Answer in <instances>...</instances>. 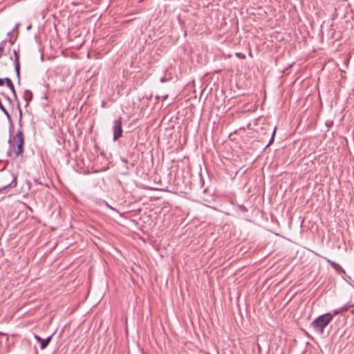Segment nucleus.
I'll return each mask as SVG.
<instances>
[{"mask_svg": "<svg viewBox=\"0 0 354 354\" xmlns=\"http://www.w3.org/2000/svg\"><path fill=\"white\" fill-rule=\"evenodd\" d=\"M333 319V316L331 313H326L315 319L312 322L311 325L316 332L319 334H322L326 326L332 321Z\"/></svg>", "mask_w": 354, "mask_h": 354, "instance_id": "1", "label": "nucleus"}, {"mask_svg": "<svg viewBox=\"0 0 354 354\" xmlns=\"http://www.w3.org/2000/svg\"><path fill=\"white\" fill-rule=\"evenodd\" d=\"M12 142L17 144V149H15V156L17 157L24 151V136L21 129L17 131L15 136L13 138ZM12 146L15 147L14 144H12Z\"/></svg>", "mask_w": 354, "mask_h": 354, "instance_id": "2", "label": "nucleus"}, {"mask_svg": "<svg viewBox=\"0 0 354 354\" xmlns=\"http://www.w3.org/2000/svg\"><path fill=\"white\" fill-rule=\"evenodd\" d=\"M122 118H119L113 121V140L115 141L120 138L122 136L123 129H122Z\"/></svg>", "mask_w": 354, "mask_h": 354, "instance_id": "3", "label": "nucleus"}, {"mask_svg": "<svg viewBox=\"0 0 354 354\" xmlns=\"http://www.w3.org/2000/svg\"><path fill=\"white\" fill-rule=\"evenodd\" d=\"M13 53L15 55V71H16L17 76L18 79L19 80V77H20L19 55L15 50H14Z\"/></svg>", "mask_w": 354, "mask_h": 354, "instance_id": "4", "label": "nucleus"}, {"mask_svg": "<svg viewBox=\"0 0 354 354\" xmlns=\"http://www.w3.org/2000/svg\"><path fill=\"white\" fill-rule=\"evenodd\" d=\"M15 39H13L11 37H10L9 38H7V39L3 40L0 43V58L2 57L3 53L4 52V48H5L6 42H10V44L12 45L15 43Z\"/></svg>", "mask_w": 354, "mask_h": 354, "instance_id": "5", "label": "nucleus"}, {"mask_svg": "<svg viewBox=\"0 0 354 354\" xmlns=\"http://www.w3.org/2000/svg\"><path fill=\"white\" fill-rule=\"evenodd\" d=\"M16 180L17 178L15 176H13L12 180L10 183L0 185V194L2 193L3 191L8 188V187H15L17 185Z\"/></svg>", "mask_w": 354, "mask_h": 354, "instance_id": "6", "label": "nucleus"}, {"mask_svg": "<svg viewBox=\"0 0 354 354\" xmlns=\"http://www.w3.org/2000/svg\"><path fill=\"white\" fill-rule=\"evenodd\" d=\"M23 98L26 102L25 106H28L29 104V102L32 99V94L30 91L26 90L24 93Z\"/></svg>", "mask_w": 354, "mask_h": 354, "instance_id": "7", "label": "nucleus"}, {"mask_svg": "<svg viewBox=\"0 0 354 354\" xmlns=\"http://www.w3.org/2000/svg\"><path fill=\"white\" fill-rule=\"evenodd\" d=\"M51 338H52V335H50L46 339H42L41 342H40L41 343L40 348L41 350H44L47 347V346L48 345L49 342L51 340Z\"/></svg>", "mask_w": 354, "mask_h": 354, "instance_id": "8", "label": "nucleus"}, {"mask_svg": "<svg viewBox=\"0 0 354 354\" xmlns=\"http://www.w3.org/2000/svg\"><path fill=\"white\" fill-rule=\"evenodd\" d=\"M325 259L326 260V261L336 270H338L339 269H341V267L339 266V264H337V263H335V261H333L328 259H326L325 258Z\"/></svg>", "mask_w": 354, "mask_h": 354, "instance_id": "9", "label": "nucleus"}, {"mask_svg": "<svg viewBox=\"0 0 354 354\" xmlns=\"http://www.w3.org/2000/svg\"><path fill=\"white\" fill-rule=\"evenodd\" d=\"M275 131H276V128L274 129L272 133V136H271V138L270 140V142L269 143L266 145V147H268L269 145H270L272 144V142L274 141V134H275Z\"/></svg>", "mask_w": 354, "mask_h": 354, "instance_id": "10", "label": "nucleus"}, {"mask_svg": "<svg viewBox=\"0 0 354 354\" xmlns=\"http://www.w3.org/2000/svg\"><path fill=\"white\" fill-rule=\"evenodd\" d=\"M5 82L6 83L8 87L12 86L13 84L12 80L9 77H5Z\"/></svg>", "mask_w": 354, "mask_h": 354, "instance_id": "11", "label": "nucleus"}, {"mask_svg": "<svg viewBox=\"0 0 354 354\" xmlns=\"http://www.w3.org/2000/svg\"><path fill=\"white\" fill-rule=\"evenodd\" d=\"M8 88L10 89V91L13 93L14 96L15 97H17V93H16V91H15V88L14 84H12V86H9Z\"/></svg>", "mask_w": 354, "mask_h": 354, "instance_id": "12", "label": "nucleus"}, {"mask_svg": "<svg viewBox=\"0 0 354 354\" xmlns=\"http://www.w3.org/2000/svg\"><path fill=\"white\" fill-rule=\"evenodd\" d=\"M348 308H349V306L348 305H344V306L340 308V310H341L342 313H344V312L347 311L348 310Z\"/></svg>", "mask_w": 354, "mask_h": 354, "instance_id": "13", "label": "nucleus"}, {"mask_svg": "<svg viewBox=\"0 0 354 354\" xmlns=\"http://www.w3.org/2000/svg\"><path fill=\"white\" fill-rule=\"evenodd\" d=\"M340 313H342L340 308H339V309H335V310H333V314L332 315L333 316V315H337L340 314Z\"/></svg>", "mask_w": 354, "mask_h": 354, "instance_id": "14", "label": "nucleus"}, {"mask_svg": "<svg viewBox=\"0 0 354 354\" xmlns=\"http://www.w3.org/2000/svg\"><path fill=\"white\" fill-rule=\"evenodd\" d=\"M236 56L241 59H243L245 57V55L243 54H242L241 53H236Z\"/></svg>", "mask_w": 354, "mask_h": 354, "instance_id": "15", "label": "nucleus"}, {"mask_svg": "<svg viewBox=\"0 0 354 354\" xmlns=\"http://www.w3.org/2000/svg\"><path fill=\"white\" fill-rule=\"evenodd\" d=\"M35 338L38 342H41L42 340V338L37 335H35Z\"/></svg>", "mask_w": 354, "mask_h": 354, "instance_id": "16", "label": "nucleus"}, {"mask_svg": "<svg viewBox=\"0 0 354 354\" xmlns=\"http://www.w3.org/2000/svg\"><path fill=\"white\" fill-rule=\"evenodd\" d=\"M5 82V78H0V86L3 85Z\"/></svg>", "mask_w": 354, "mask_h": 354, "instance_id": "17", "label": "nucleus"}, {"mask_svg": "<svg viewBox=\"0 0 354 354\" xmlns=\"http://www.w3.org/2000/svg\"><path fill=\"white\" fill-rule=\"evenodd\" d=\"M19 27V24H16V26L14 27V28L12 30V32L15 31L16 30H17Z\"/></svg>", "mask_w": 354, "mask_h": 354, "instance_id": "18", "label": "nucleus"}, {"mask_svg": "<svg viewBox=\"0 0 354 354\" xmlns=\"http://www.w3.org/2000/svg\"><path fill=\"white\" fill-rule=\"evenodd\" d=\"M106 206H107V207H109L110 209H113V210H115V209H114V207H112L111 206H110L107 203H106Z\"/></svg>", "mask_w": 354, "mask_h": 354, "instance_id": "19", "label": "nucleus"}, {"mask_svg": "<svg viewBox=\"0 0 354 354\" xmlns=\"http://www.w3.org/2000/svg\"><path fill=\"white\" fill-rule=\"evenodd\" d=\"M12 32H13L11 30V31H10V32H8L7 35H8V37H10Z\"/></svg>", "mask_w": 354, "mask_h": 354, "instance_id": "20", "label": "nucleus"}, {"mask_svg": "<svg viewBox=\"0 0 354 354\" xmlns=\"http://www.w3.org/2000/svg\"><path fill=\"white\" fill-rule=\"evenodd\" d=\"M122 160L123 162H127V160L126 159H124V158H122Z\"/></svg>", "mask_w": 354, "mask_h": 354, "instance_id": "21", "label": "nucleus"}, {"mask_svg": "<svg viewBox=\"0 0 354 354\" xmlns=\"http://www.w3.org/2000/svg\"><path fill=\"white\" fill-rule=\"evenodd\" d=\"M18 107H19V113H20V115H21V110L19 106H18Z\"/></svg>", "mask_w": 354, "mask_h": 354, "instance_id": "22", "label": "nucleus"}, {"mask_svg": "<svg viewBox=\"0 0 354 354\" xmlns=\"http://www.w3.org/2000/svg\"><path fill=\"white\" fill-rule=\"evenodd\" d=\"M5 97H6V98L7 100H10V98H9V97H8V96L5 95Z\"/></svg>", "mask_w": 354, "mask_h": 354, "instance_id": "23", "label": "nucleus"}]
</instances>
